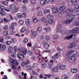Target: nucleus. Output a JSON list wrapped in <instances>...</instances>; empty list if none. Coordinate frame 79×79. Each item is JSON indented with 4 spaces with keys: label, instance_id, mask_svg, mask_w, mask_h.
<instances>
[{
    "label": "nucleus",
    "instance_id": "69168bd1",
    "mask_svg": "<svg viewBox=\"0 0 79 79\" xmlns=\"http://www.w3.org/2000/svg\"><path fill=\"white\" fill-rule=\"evenodd\" d=\"M35 58H36V56H33L31 57V60H35Z\"/></svg>",
    "mask_w": 79,
    "mask_h": 79
},
{
    "label": "nucleus",
    "instance_id": "ea45409f",
    "mask_svg": "<svg viewBox=\"0 0 79 79\" xmlns=\"http://www.w3.org/2000/svg\"><path fill=\"white\" fill-rule=\"evenodd\" d=\"M65 8H66V7L64 6H61L59 10L61 11L65 10Z\"/></svg>",
    "mask_w": 79,
    "mask_h": 79
},
{
    "label": "nucleus",
    "instance_id": "680f3d73",
    "mask_svg": "<svg viewBox=\"0 0 79 79\" xmlns=\"http://www.w3.org/2000/svg\"><path fill=\"white\" fill-rule=\"evenodd\" d=\"M10 28L12 29V30H14L15 29V27L14 25H11L10 26Z\"/></svg>",
    "mask_w": 79,
    "mask_h": 79
},
{
    "label": "nucleus",
    "instance_id": "6e6552de",
    "mask_svg": "<svg viewBox=\"0 0 79 79\" xmlns=\"http://www.w3.org/2000/svg\"><path fill=\"white\" fill-rule=\"evenodd\" d=\"M49 47H50V44L48 43H45L44 44V49H46V50L48 49Z\"/></svg>",
    "mask_w": 79,
    "mask_h": 79
},
{
    "label": "nucleus",
    "instance_id": "864d4df0",
    "mask_svg": "<svg viewBox=\"0 0 79 79\" xmlns=\"http://www.w3.org/2000/svg\"><path fill=\"white\" fill-rule=\"evenodd\" d=\"M19 23L20 24H21V25H23V24H24V21H23L22 20H19Z\"/></svg>",
    "mask_w": 79,
    "mask_h": 79
},
{
    "label": "nucleus",
    "instance_id": "a878e982",
    "mask_svg": "<svg viewBox=\"0 0 79 79\" xmlns=\"http://www.w3.org/2000/svg\"><path fill=\"white\" fill-rule=\"evenodd\" d=\"M26 16H27V15H26V12H24L22 14V18H25Z\"/></svg>",
    "mask_w": 79,
    "mask_h": 79
},
{
    "label": "nucleus",
    "instance_id": "f8f14e48",
    "mask_svg": "<svg viewBox=\"0 0 79 79\" xmlns=\"http://www.w3.org/2000/svg\"><path fill=\"white\" fill-rule=\"evenodd\" d=\"M13 51V48L12 46H10L8 48V52L10 53H11Z\"/></svg>",
    "mask_w": 79,
    "mask_h": 79
},
{
    "label": "nucleus",
    "instance_id": "338daca9",
    "mask_svg": "<svg viewBox=\"0 0 79 79\" xmlns=\"http://www.w3.org/2000/svg\"><path fill=\"white\" fill-rule=\"evenodd\" d=\"M21 7L23 10H26V7L24 5H23Z\"/></svg>",
    "mask_w": 79,
    "mask_h": 79
},
{
    "label": "nucleus",
    "instance_id": "3c124183",
    "mask_svg": "<svg viewBox=\"0 0 79 79\" xmlns=\"http://www.w3.org/2000/svg\"><path fill=\"white\" fill-rule=\"evenodd\" d=\"M15 64L16 66H18L19 63L18 62V60H15L14 62V64Z\"/></svg>",
    "mask_w": 79,
    "mask_h": 79
},
{
    "label": "nucleus",
    "instance_id": "473e14b6",
    "mask_svg": "<svg viewBox=\"0 0 79 79\" xmlns=\"http://www.w3.org/2000/svg\"><path fill=\"white\" fill-rule=\"evenodd\" d=\"M33 21L34 23H36L38 22V19L35 18H33Z\"/></svg>",
    "mask_w": 79,
    "mask_h": 79
},
{
    "label": "nucleus",
    "instance_id": "e433bc0d",
    "mask_svg": "<svg viewBox=\"0 0 79 79\" xmlns=\"http://www.w3.org/2000/svg\"><path fill=\"white\" fill-rule=\"evenodd\" d=\"M9 60L11 62V63H12L13 64H15V59H12V58H10Z\"/></svg>",
    "mask_w": 79,
    "mask_h": 79
},
{
    "label": "nucleus",
    "instance_id": "c85d7f7f",
    "mask_svg": "<svg viewBox=\"0 0 79 79\" xmlns=\"http://www.w3.org/2000/svg\"><path fill=\"white\" fill-rule=\"evenodd\" d=\"M18 18H22V14L21 13H19L17 14Z\"/></svg>",
    "mask_w": 79,
    "mask_h": 79
},
{
    "label": "nucleus",
    "instance_id": "4be33fe9",
    "mask_svg": "<svg viewBox=\"0 0 79 79\" xmlns=\"http://www.w3.org/2000/svg\"><path fill=\"white\" fill-rule=\"evenodd\" d=\"M73 36V35H72L69 36H67L65 37V39L67 40H69L70 39H71Z\"/></svg>",
    "mask_w": 79,
    "mask_h": 79
},
{
    "label": "nucleus",
    "instance_id": "72a5a7b5",
    "mask_svg": "<svg viewBox=\"0 0 79 79\" xmlns=\"http://www.w3.org/2000/svg\"><path fill=\"white\" fill-rule=\"evenodd\" d=\"M12 43V41H7L6 42V44L8 45H11V43Z\"/></svg>",
    "mask_w": 79,
    "mask_h": 79
},
{
    "label": "nucleus",
    "instance_id": "6e6d98bb",
    "mask_svg": "<svg viewBox=\"0 0 79 79\" xmlns=\"http://www.w3.org/2000/svg\"><path fill=\"white\" fill-rule=\"evenodd\" d=\"M0 8L1 10H0V11H3V10H5V7L3 6H0Z\"/></svg>",
    "mask_w": 79,
    "mask_h": 79
},
{
    "label": "nucleus",
    "instance_id": "de8ad7c7",
    "mask_svg": "<svg viewBox=\"0 0 79 79\" xmlns=\"http://www.w3.org/2000/svg\"><path fill=\"white\" fill-rule=\"evenodd\" d=\"M53 37L55 39H57L59 38V36L58 35H56Z\"/></svg>",
    "mask_w": 79,
    "mask_h": 79
},
{
    "label": "nucleus",
    "instance_id": "2f4dec72",
    "mask_svg": "<svg viewBox=\"0 0 79 79\" xmlns=\"http://www.w3.org/2000/svg\"><path fill=\"white\" fill-rule=\"evenodd\" d=\"M32 36L35 37L37 35V32L36 31H33L31 34Z\"/></svg>",
    "mask_w": 79,
    "mask_h": 79
},
{
    "label": "nucleus",
    "instance_id": "49530a36",
    "mask_svg": "<svg viewBox=\"0 0 79 79\" xmlns=\"http://www.w3.org/2000/svg\"><path fill=\"white\" fill-rule=\"evenodd\" d=\"M47 18L48 19H51V18H52V15H50V14L48 15L47 16Z\"/></svg>",
    "mask_w": 79,
    "mask_h": 79
},
{
    "label": "nucleus",
    "instance_id": "052dcab7",
    "mask_svg": "<svg viewBox=\"0 0 79 79\" xmlns=\"http://www.w3.org/2000/svg\"><path fill=\"white\" fill-rule=\"evenodd\" d=\"M73 26H77V22H74L73 23Z\"/></svg>",
    "mask_w": 79,
    "mask_h": 79
},
{
    "label": "nucleus",
    "instance_id": "9b49d317",
    "mask_svg": "<svg viewBox=\"0 0 79 79\" xmlns=\"http://www.w3.org/2000/svg\"><path fill=\"white\" fill-rule=\"evenodd\" d=\"M0 15L2 16H5L6 15V12L3 10H0Z\"/></svg>",
    "mask_w": 79,
    "mask_h": 79
},
{
    "label": "nucleus",
    "instance_id": "e2e57ef3",
    "mask_svg": "<svg viewBox=\"0 0 79 79\" xmlns=\"http://www.w3.org/2000/svg\"><path fill=\"white\" fill-rule=\"evenodd\" d=\"M18 52L19 53H20V54H22V53H23V50H22L21 49H19Z\"/></svg>",
    "mask_w": 79,
    "mask_h": 79
},
{
    "label": "nucleus",
    "instance_id": "5701e85b",
    "mask_svg": "<svg viewBox=\"0 0 79 79\" xmlns=\"http://www.w3.org/2000/svg\"><path fill=\"white\" fill-rule=\"evenodd\" d=\"M71 71L72 73H77L78 71L76 69H71Z\"/></svg>",
    "mask_w": 79,
    "mask_h": 79
},
{
    "label": "nucleus",
    "instance_id": "f03ea898",
    "mask_svg": "<svg viewBox=\"0 0 79 79\" xmlns=\"http://www.w3.org/2000/svg\"><path fill=\"white\" fill-rule=\"evenodd\" d=\"M75 17L76 16L74 15H68L67 16V19L68 20H69L71 22H72V21L74 20V19L75 18Z\"/></svg>",
    "mask_w": 79,
    "mask_h": 79
},
{
    "label": "nucleus",
    "instance_id": "b1692460",
    "mask_svg": "<svg viewBox=\"0 0 79 79\" xmlns=\"http://www.w3.org/2000/svg\"><path fill=\"white\" fill-rule=\"evenodd\" d=\"M27 54L29 55H33L34 53L32 52L30 50H28L27 52Z\"/></svg>",
    "mask_w": 79,
    "mask_h": 79
},
{
    "label": "nucleus",
    "instance_id": "f257e3e1",
    "mask_svg": "<svg viewBox=\"0 0 79 79\" xmlns=\"http://www.w3.org/2000/svg\"><path fill=\"white\" fill-rule=\"evenodd\" d=\"M66 12L68 13H72V14H74L75 13L76 15H79V10L76 11V10H74V9H68L66 10Z\"/></svg>",
    "mask_w": 79,
    "mask_h": 79
},
{
    "label": "nucleus",
    "instance_id": "c9c22d12",
    "mask_svg": "<svg viewBox=\"0 0 79 79\" xmlns=\"http://www.w3.org/2000/svg\"><path fill=\"white\" fill-rule=\"evenodd\" d=\"M0 41L2 43L4 41V38H3L2 36H1L0 37Z\"/></svg>",
    "mask_w": 79,
    "mask_h": 79
},
{
    "label": "nucleus",
    "instance_id": "8fccbe9b",
    "mask_svg": "<svg viewBox=\"0 0 79 79\" xmlns=\"http://www.w3.org/2000/svg\"><path fill=\"white\" fill-rule=\"evenodd\" d=\"M8 29V25H6L3 28V30H6L7 29Z\"/></svg>",
    "mask_w": 79,
    "mask_h": 79
},
{
    "label": "nucleus",
    "instance_id": "7ed1b4c3",
    "mask_svg": "<svg viewBox=\"0 0 79 79\" xmlns=\"http://www.w3.org/2000/svg\"><path fill=\"white\" fill-rule=\"evenodd\" d=\"M55 23V20L53 19H51L48 21H45L44 23V24L45 26H47L49 23L51 24H54Z\"/></svg>",
    "mask_w": 79,
    "mask_h": 79
},
{
    "label": "nucleus",
    "instance_id": "dca6fc26",
    "mask_svg": "<svg viewBox=\"0 0 79 79\" xmlns=\"http://www.w3.org/2000/svg\"><path fill=\"white\" fill-rule=\"evenodd\" d=\"M76 45V44L74 43H71L70 44V45L68 46V48H73V47H74V45Z\"/></svg>",
    "mask_w": 79,
    "mask_h": 79
},
{
    "label": "nucleus",
    "instance_id": "a18cd8bd",
    "mask_svg": "<svg viewBox=\"0 0 79 79\" xmlns=\"http://www.w3.org/2000/svg\"><path fill=\"white\" fill-rule=\"evenodd\" d=\"M8 31H5L3 33V35L4 36H6V35H8Z\"/></svg>",
    "mask_w": 79,
    "mask_h": 79
},
{
    "label": "nucleus",
    "instance_id": "423d86ee",
    "mask_svg": "<svg viewBox=\"0 0 79 79\" xmlns=\"http://www.w3.org/2000/svg\"><path fill=\"white\" fill-rule=\"evenodd\" d=\"M76 60V57L74 56H72L71 57L69 58V61L70 63H73V62L74 61Z\"/></svg>",
    "mask_w": 79,
    "mask_h": 79
},
{
    "label": "nucleus",
    "instance_id": "20e7f679",
    "mask_svg": "<svg viewBox=\"0 0 79 79\" xmlns=\"http://www.w3.org/2000/svg\"><path fill=\"white\" fill-rule=\"evenodd\" d=\"M57 67L59 69L62 70L66 68V66L64 65H61L60 63H59L57 64Z\"/></svg>",
    "mask_w": 79,
    "mask_h": 79
},
{
    "label": "nucleus",
    "instance_id": "f3484780",
    "mask_svg": "<svg viewBox=\"0 0 79 79\" xmlns=\"http://www.w3.org/2000/svg\"><path fill=\"white\" fill-rule=\"evenodd\" d=\"M50 13V10L48 9H46L44 11V13L45 15H47V14H48Z\"/></svg>",
    "mask_w": 79,
    "mask_h": 79
},
{
    "label": "nucleus",
    "instance_id": "5fc2aeb1",
    "mask_svg": "<svg viewBox=\"0 0 79 79\" xmlns=\"http://www.w3.org/2000/svg\"><path fill=\"white\" fill-rule=\"evenodd\" d=\"M30 2L32 4H34L35 3L36 0H30Z\"/></svg>",
    "mask_w": 79,
    "mask_h": 79
},
{
    "label": "nucleus",
    "instance_id": "ddd939ff",
    "mask_svg": "<svg viewBox=\"0 0 79 79\" xmlns=\"http://www.w3.org/2000/svg\"><path fill=\"white\" fill-rule=\"evenodd\" d=\"M17 56L18 58H24V55L21 54L20 53H18L17 54Z\"/></svg>",
    "mask_w": 79,
    "mask_h": 79
},
{
    "label": "nucleus",
    "instance_id": "bb28decb",
    "mask_svg": "<svg viewBox=\"0 0 79 79\" xmlns=\"http://www.w3.org/2000/svg\"><path fill=\"white\" fill-rule=\"evenodd\" d=\"M4 10L6 11H7V12H9L11 11V10L8 7H5Z\"/></svg>",
    "mask_w": 79,
    "mask_h": 79
},
{
    "label": "nucleus",
    "instance_id": "7c9ffc66",
    "mask_svg": "<svg viewBox=\"0 0 79 79\" xmlns=\"http://www.w3.org/2000/svg\"><path fill=\"white\" fill-rule=\"evenodd\" d=\"M56 48L58 53H60L61 51H62V50L61 49V48H60L59 47H57Z\"/></svg>",
    "mask_w": 79,
    "mask_h": 79
},
{
    "label": "nucleus",
    "instance_id": "a19ab883",
    "mask_svg": "<svg viewBox=\"0 0 79 79\" xmlns=\"http://www.w3.org/2000/svg\"><path fill=\"white\" fill-rule=\"evenodd\" d=\"M3 20L4 23H8V22H10V20H9L6 19L5 18H4Z\"/></svg>",
    "mask_w": 79,
    "mask_h": 79
},
{
    "label": "nucleus",
    "instance_id": "9d476101",
    "mask_svg": "<svg viewBox=\"0 0 79 79\" xmlns=\"http://www.w3.org/2000/svg\"><path fill=\"white\" fill-rule=\"evenodd\" d=\"M12 69H19V70H21V66H18V68H16V65H15L14 64H13L12 65Z\"/></svg>",
    "mask_w": 79,
    "mask_h": 79
},
{
    "label": "nucleus",
    "instance_id": "412c9836",
    "mask_svg": "<svg viewBox=\"0 0 79 79\" xmlns=\"http://www.w3.org/2000/svg\"><path fill=\"white\" fill-rule=\"evenodd\" d=\"M77 28H75L72 31V32L73 34H76V33H77Z\"/></svg>",
    "mask_w": 79,
    "mask_h": 79
},
{
    "label": "nucleus",
    "instance_id": "37998d69",
    "mask_svg": "<svg viewBox=\"0 0 79 79\" xmlns=\"http://www.w3.org/2000/svg\"><path fill=\"white\" fill-rule=\"evenodd\" d=\"M6 46L3 45H2V47L1 48V49L2 50H5L6 49Z\"/></svg>",
    "mask_w": 79,
    "mask_h": 79
},
{
    "label": "nucleus",
    "instance_id": "1a4fd4ad",
    "mask_svg": "<svg viewBox=\"0 0 79 79\" xmlns=\"http://www.w3.org/2000/svg\"><path fill=\"white\" fill-rule=\"evenodd\" d=\"M9 7L10 8V9H11V10H16V9H17L16 8V7L15 5L14 4L10 5Z\"/></svg>",
    "mask_w": 79,
    "mask_h": 79
},
{
    "label": "nucleus",
    "instance_id": "0eeeda50",
    "mask_svg": "<svg viewBox=\"0 0 79 79\" xmlns=\"http://www.w3.org/2000/svg\"><path fill=\"white\" fill-rule=\"evenodd\" d=\"M74 50H71L68 52V53L66 54V56L67 57H68L70 55H71L73 53H74Z\"/></svg>",
    "mask_w": 79,
    "mask_h": 79
},
{
    "label": "nucleus",
    "instance_id": "4468645a",
    "mask_svg": "<svg viewBox=\"0 0 79 79\" xmlns=\"http://www.w3.org/2000/svg\"><path fill=\"white\" fill-rule=\"evenodd\" d=\"M70 2L72 5H76L77 3V0H71Z\"/></svg>",
    "mask_w": 79,
    "mask_h": 79
},
{
    "label": "nucleus",
    "instance_id": "13d9d810",
    "mask_svg": "<svg viewBox=\"0 0 79 79\" xmlns=\"http://www.w3.org/2000/svg\"><path fill=\"white\" fill-rule=\"evenodd\" d=\"M45 39L47 41H48L50 40V36H48L45 37Z\"/></svg>",
    "mask_w": 79,
    "mask_h": 79
},
{
    "label": "nucleus",
    "instance_id": "4c0bfd02",
    "mask_svg": "<svg viewBox=\"0 0 79 79\" xmlns=\"http://www.w3.org/2000/svg\"><path fill=\"white\" fill-rule=\"evenodd\" d=\"M42 14V12L41 11H39L37 13V15H38L39 16H41Z\"/></svg>",
    "mask_w": 79,
    "mask_h": 79
},
{
    "label": "nucleus",
    "instance_id": "2eb2a0df",
    "mask_svg": "<svg viewBox=\"0 0 79 79\" xmlns=\"http://www.w3.org/2000/svg\"><path fill=\"white\" fill-rule=\"evenodd\" d=\"M61 77L62 79H68V77L66 74L62 75Z\"/></svg>",
    "mask_w": 79,
    "mask_h": 79
},
{
    "label": "nucleus",
    "instance_id": "6ab92c4d",
    "mask_svg": "<svg viewBox=\"0 0 79 79\" xmlns=\"http://www.w3.org/2000/svg\"><path fill=\"white\" fill-rule=\"evenodd\" d=\"M40 4L42 6H45V4L46 2H45L44 0H42L40 1Z\"/></svg>",
    "mask_w": 79,
    "mask_h": 79
},
{
    "label": "nucleus",
    "instance_id": "39448f33",
    "mask_svg": "<svg viewBox=\"0 0 79 79\" xmlns=\"http://www.w3.org/2000/svg\"><path fill=\"white\" fill-rule=\"evenodd\" d=\"M52 11L53 13H58V8L56 7L52 8Z\"/></svg>",
    "mask_w": 79,
    "mask_h": 79
},
{
    "label": "nucleus",
    "instance_id": "774afa93",
    "mask_svg": "<svg viewBox=\"0 0 79 79\" xmlns=\"http://www.w3.org/2000/svg\"><path fill=\"white\" fill-rule=\"evenodd\" d=\"M76 79H79V74H77L76 75Z\"/></svg>",
    "mask_w": 79,
    "mask_h": 79
},
{
    "label": "nucleus",
    "instance_id": "c03bdc74",
    "mask_svg": "<svg viewBox=\"0 0 79 79\" xmlns=\"http://www.w3.org/2000/svg\"><path fill=\"white\" fill-rule=\"evenodd\" d=\"M70 23H71L70 21L68 19H67V20H66L64 22V24H69Z\"/></svg>",
    "mask_w": 79,
    "mask_h": 79
},
{
    "label": "nucleus",
    "instance_id": "c756f323",
    "mask_svg": "<svg viewBox=\"0 0 79 79\" xmlns=\"http://www.w3.org/2000/svg\"><path fill=\"white\" fill-rule=\"evenodd\" d=\"M11 56L12 58H15L16 56V54L15 52H13L11 54Z\"/></svg>",
    "mask_w": 79,
    "mask_h": 79
},
{
    "label": "nucleus",
    "instance_id": "4d7b16f0",
    "mask_svg": "<svg viewBox=\"0 0 79 79\" xmlns=\"http://www.w3.org/2000/svg\"><path fill=\"white\" fill-rule=\"evenodd\" d=\"M28 42V39L26 38H25L23 41V42L26 43V42Z\"/></svg>",
    "mask_w": 79,
    "mask_h": 79
},
{
    "label": "nucleus",
    "instance_id": "aec40b11",
    "mask_svg": "<svg viewBox=\"0 0 79 79\" xmlns=\"http://www.w3.org/2000/svg\"><path fill=\"white\" fill-rule=\"evenodd\" d=\"M44 30H46V33H48V32H50V30L51 29H50V28L49 27L48 28H44Z\"/></svg>",
    "mask_w": 79,
    "mask_h": 79
},
{
    "label": "nucleus",
    "instance_id": "cd10ccee",
    "mask_svg": "<svg viewBox=\"0 0 79 79\" xmlns=\"http://www.w3.org/2000/svg\"><path fill=\"white\" fill-rule=\"evenodd\" d=\"M73 8L75 9V10H79V4L77 5H75L73 6Z\"/></svg>",
    "mask_w": 79,
    "mask_h": 79
},
{
    "label": "nucleus",
    "instance_id": "393cba45",
    "mask_svg": "<svg viewBox=\"0 0 79 79\" xmlns=\"http://www.w3.org/2000/svg\"><path fill=\"white\" fill-rule=\"evenodd\" d=\"M26 30V27H23L21 30H20V32L21 33H23L24 31Z\"/></svg>",
    "mask_w": 79,
    "mask_h": 79
},
{
    "label": "nucleus",
    "instance_id": "f704fd0d",
    "mask_svg": "<svg viewBox=\"0 0 79 79\" xmlns=\"http://www.w3.org/2000/svg\"><path fill=\"white\" fill-rule=\"evenodd\" d=\"M11 40L12 41V42L13 44L15 43H16V38H12L11 39Z\"/></svg>",
    "mask_w": 79,
    "mask_h": 79
},
{
    "label": "nucleus",
    "instance_id": "603ef678",
    "mask_svg": "<svg viewBox=\"0 0 79 79\" xmlns=\"http://www.w3.org/2000/svg\"><path fill=\"white\" fill-rule=\"evenodd\" d=\"M22 53L23 54V55H26L27 53V49H25V51H23Z\"/></svg>",
    "mask_w": 79,
    "mask_h": 79
},
{
    "label": "nucleus",
    "instance_id": "79ce46f5",
    "mask_svg": "<svg viewBox=\"0 0 79 79\" xmlns=\"http://www.w3.org/2000/svg\"><path fill=\"white\" fill-rule=\"evenodd\" d=\"M27 70H30V71L31 70V69H32V67L29 65H28L27 66Z\"/></svg>",
    "mask_w": 79,
    "mask_h": 79
},
{
    "label": "nucleus",
    "instance_id": "0e129e2a",
    "mask_svg": "<svg viewBox=\"0 0 79 79\" xmlns=\"http://www.w3.org/2000/svg\"><path fill=\"white\" fill-rule=\"evenodd\" d=\"M41 66L43 67V68H45V67H46V66H47V64L44 63L43 64H41Z\"/></svg>",
    "mask_w": 79,
    "mask_h": 79
},
{
    "label": "nucleus",
    "instance_id": "58836bf2",
    "mask_svg": "<svg viewBox=\"0 0 79 79\" xmlns=\"http://www.w3.org/2000/svg\"><path fill=\"white\" fill-rule=\"evenodd\" d=\"M53 71L54 72L56 73V72H58V69H57V67H55L53 69Z\"/></svg>",
    "mask_w": 79,
    "mask_h": 79
},
{
    "label": "nucleus",
    "instance_id": "bf43d9fd",
    "mask_svg": "<svg viewBox=\"0 0 79 79\" xmlns=\"http://www.w3.org/2000/svg\"><path fill=\"white\" fill-rule=\"evenodd\" d=\"M59 54V53H57L55 55H54L55 58H57L59 57V56H58Z\"/></svg>",
    "mask_w": 79,
    "mask_h": 79
},
{
    "label": "nucleus",
    "instance_id": "a211bd4d",
    "mask_svg": "<svg viewBox=\"0 0 79 79\" xmlns=\"http://www.w3.org/2000/svg\"><path fill=\"white\" fill-rule=\"evenodd\" d=\"M31 23V20L29 19H27L25 20V24L26 25H29Z\"/></svg>",
    "mask_w": 79,
    "mask_h": 79
},
{
    "label": "nucleus",
    "instance_id": "09e8293b",
    "mask_svg": "<svg viewBox=\"0 0 79 79\" xmlns=\"http://www.w3.org/2000/svg\"><path fill=\"white\" fill-rule=\"evenodd\" d=\"M1 3L4 5H8V2L5 1H2L1 2Z\"/></svg>",
    "mask_w": 79,
    "mask_h": 79
}]
</instances>
